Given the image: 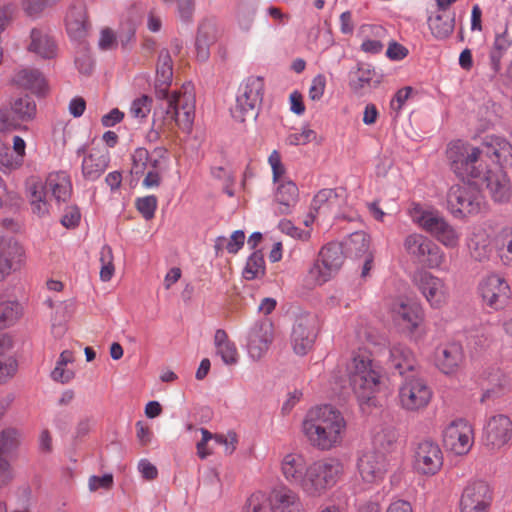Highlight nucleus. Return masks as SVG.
<instances>
[{
	"mask_svg": "<svg viewBox=\"0 0 512 512\" xmlns=\"http://www.w3.org/2000/svg\"><path fill=\"white\" fill-rule=\"evenodd\" d=\"M447 158L452 171L461 179H484L486 188L496 203H508L512 197V186L501 167L494 170L484 165L485 152L461 140L449 143Z\"/></svg>",
	"mask_w": 512,
	"mask_h": 512,
	"instance_id": "obj_1",
	"label": "nucleus"
},
{
	"mask_svg": "<svg viewBox=\"0 0 512 512\" xmlns=\"http://www.w3.org/2000/svg\"><path fill=\"white\" fill-rule=\"evenodd\" d=\"M346 426V421L338 409L330 404H323L307 411L301 431L313 448L326 452L341 446Z\"/></svg>",
	"mask_w": 512,
	"mask_h": 512,
	"instance_id": "obj_2",
	"label": "nucleus"
},
{
	"mask_svg": "<svg viewBox=\"0 0 512 512\" xmlns=\"http://www.w3.org/2000/svg\"><path fill=\"white\" fill-rule=\"evenodd\" d=\"M349 384L359 403H369L380 385V371L367 354H356L346 366Z\"/></svg>",
	"mask_w": 512,
	"mask_h": 512,
	"instance_id": "obj_3",
	"label": "nucleus"
},
{
	"mask_svg": "<svg viewBox=\"0 0 512 512\" xmlns=\"http://www.w3.org/2000/svg\"><path fill=\"white\" fill-rule=\"evenodd\" d=\"M343 474V463L337 458L327 457L311 462L304 494L312 498L325 495L337 485Z\"/></svg>",
	"mask_w": 512,
	"mask_h": 512,
	"instance_id": "obj_4",
	"label": "nucleus"
},
{
	"mask_svg": "<svg viewBox=\"0 0 512 512\" xmlns=\"http://www.w3.org/2000/svg\"><path fill=\"white\" fill-rule=\"evenodd\" d=\"M468 181L451 186L447 194V208L455 218L477 215L486 210V201L481 190Z\"/></svg>",
	"mask_w": 512,
	"mask_h": 512,
	"instance_id": "obj_5",
	"label": "nucleus"
},
{
	"mask_svg": "<svg viewBox=\"0 0 512 512\" xmlns=\"http://www.w3.org/2000/svg\"><path fill=\"white\" fill-rule=\"evenodd\" d=\"M37 105L34 99L25 94L13 97L0 109V132L14 130L35 119Z\"/></svg>",
	"mask_w": 512,
	"mask_h": 512,
	"instance_id": "obj_6",
	"label": "nucleus"
},
{
	"mask_svg": "<svg viewBox=\"0 0 512 512\" xmlns=\"http://www.w3.org/2000/svg\"><path fill=\"white\" fill-rule=\"evenodd\" d=\"M343 261L342 247L337 243H329L319 251L316 260L308 270V277L314 284L322 285L337 274Z\"/></svg>",
	"mask_w": 512,
	"mask_h": 512,
	"instance_id": "obj_7",
	"label": "nucleus"
},
{
	"mask_svg": "<svg viewBox=\"0 0 512 512\" xmlns=\"http://www.w3.org/2000/svg\"><path fill=\"white\" fill-rule=\"evenodd\" d=\"M444 455L440 445L430 439L416 442L412 448V467L422 476H434L442 468Z\"/></svg>",
	"mask_w": 512,
	"mask_h": 512,
	"instance_id": "obj_8",
	"label": "nucleus"
},
{
	"mask_svg": "<svg viewBox=\"0 0 512 512\" xmlns=\"http://www.w3.org/2000/svg\"><path fill=\"white\" fill-rule=\"evenodd\" d=\"M432 398L426 381L416 375L404 377L398 391L399 405L406 411L415 412L425 408Z\"/></svg>",
	"mask_w": 512,
	"mask_h": 512,
	"instance_id": "obj_9",
	"label": "nucleus"
},
{
	"mask_svg": "<svg viewBox=\"0 0 512 512\" xmlns=\"http://www.w3.org/2000/svg\"><path fill=\"white\" fill-rule=\"evenodd\" d=\"M404 248L412 258L428 268H438L444 261L439 246L422 234L408 235L404 240Z\"/></svg>",
	"mask_w": 512,
	"mask_h": 512,
	"instance_id": "obj_10",
	"label": "nucleus"
},
{
	"mask_svg": "<svg viewBox=\"0 0 512 512\" xmlns=\"http://www.w3.org/2000/svg\"><path fill=\"white\" fill-rule=\"evenodd\" d=\"M512 440V420L506 414L487 417L482 428V442L492 451H499Z\"/></svg>",
	"mask_w": 512,
	"mask_h": 512,
	"instance_id": "obj_11",
	"label": "nucleus"
},
{
	"mask_svg": "<svg viewBox=\"0 0 512 512\" xmlns=\"http://www.w3.org/2000/svg\"><path fill=\"white\" fill-rule=\"evenodd\" d=\"M478 292L487 306L499 310L508 303L511 288L503 275L492 272L480 280Z\"/></svg>",
	"mask_w": 512,
	"mask_h": 512,
	"instance_id": "obj_12",
	"label": "nucleus"
},
{
	"mask_svg": "<svg viewBox=\"0 0 512 512\" xmlns=\"http://www.w3.org/2000/svg\"><path fill=\"white\" fill-rule=\"evenodd\" d=\"M493 502V491L483 480L469 482L460 499V512H489Z\"/></svg>",
	"mask_w": 512,
	"mask_h": 512,
	"instance_id": "obj_13",
	"label": "nucleus"
},
{
	"mask_svg": "<svg viewBox=\"0 0 512 512\" xmlns=\"http://www.w3.org/2000/svg\"><path fill=\"white\" fill-rule=\"evenodd\" d=\"M163 100L166 101L165 121L168 123L175 122L182 130L189 131L195 116L193 97L173 93Z\"/></svg>",
	"mask_w": 512,
	"mask_h": 512,
	"instance_id": "obj_14",
	"label": "nucleus"
},
{
	"mask_svg": "<svg viewBox=\"0 0 512 512\" xmlns=\"http://www.w3.org/2000/svg\"><path fill=\"white\" fill-rule=\"evenodd\" d=\"M394 324L404 332L414 333L424 320L422 306L412 300H397L390 307Z\"/></svg>",
	"mask_w": 512,
	"mask_h": 512,
	"instance_id": "obj_15",
	"label": "nucleus"
},
{
	"mask_svg": "<svg viewBox=\"0 0 512 512\" xmlns=\"http://www.w3.org/2000/svg\"><path fill=\"white\" fill-rule=\"evenodd\" d=\"M443 442L454 454H467L474 444L472 425L464 419L452 421L443 432Z\"/></svg>",
	"mask_w": 512,
	"mask_h": 512,
	"instance_id": "obj_16",
	"label": "nucleus"
},
{
	"mask_svg": "<svg viewBox=\"0 0 512 512\" xmlns=\"http://www.w3.org/2000/svg\"><path fill=\"white\" fill-rule=\"evenodd\" d=\"M413 281L432 308H441L449 298L445 282L427 271L415 273Z\"/></svg>",
	"mask_w": 512,
	"mask_h": 512,
	"instance_id": "obj_17",
	"label": "nucleus"
},
{
	"mask_svg": "<svg viewBox=\"0 0 512 512\" xmlns=\"http://www.w3.org/2000/svg\"><path fill=\"white\" fill-rule=\"evenodd\" d=\"M310 463L300 452L285 454L280 462V470L284 479L303 493L307 484Z\"/></svg>",
	"mask_w": 512,
	"mask_h": 512,
	"instance_id": "obj_18",
	"label": "nucleus"
},
{
	"mask_svg": "<svg viewBox=\"0 0 512 512\" xmlns=\"http://www.w3.org/2000/svg\"><path fill=\"white\" fill-rule=\"evenodd\" d=\"M388 465L385 454L375 450L363 452L357 461L359 475L368 484L381 482L388 472Z\"/></svg>",
	"mask_w": 512,
	"mask_h": 512,
	"instance_id": "obj_19",
	"label": "nucleus"
},
{
	"mask_svg": "<svg viewBox=\"0 0 512 512\" xmlns=\"http://www.w3.org/2000/svg\"><path fill=\"white\" fill-rule=\"evenodd\" d=\"M273 341V324L265 319L256 321L247 334V350L250 358L259 360Z\"/></svg>",
	"mask_w": 512,
	"mask_h": 512,
	"instance_id": "obj_20",
	"label": "nucleus"
},
{
	"mask_svg": "<svg viewBox=\"0 0 512 512\" xmlns=\"http://www.w3.org/2000/svg\"><path fill=\"white\" fill-rule=\"evenodd\" d=\"M317 337V323L312 316L299 317L292 328L291 345L298 355H306Z\"/></svg>",
	"mask_w": 512,
	"mask_h": 512,
	"instance_id": "obj_21",
	"label": "nucleus"
},
{
	"mask_svg": "<svg viewBox=\"0 0 512 512\" xmlns=\"http://www.w3.org/2000/svg\"><path fill=\"white\" fill-rule=\"evenodd\" d=\"M263 95L264 79L260 76H250L239 87L236 107L245 115L262 103Z\"/></svg>",
	"mask_w": 512,
	"mask_h": 512,
	"instance_id": "obj_22",
	"label": "nucleus"
},
{
	"mask_svg": "<svg viewBox=\"0 0 512 512\" xmlns=\"http://www.w3.org/2000/svg\"><path fill=\"white\" fill-rule=\"evenodd\" d=\"M25 261V248L18 241L10 238L0 243V282L12 272L20 270Z\"/></svg>",
	"mask_w": 512,
	"mask_h": 512,
	"instance_id": "obj_23",
	"label": "nucleus"
},
{
	"mask_svg": "<svg viewBox=\"0 0 512 512\" xmlns=\"http://www.w3.org/2000/svg\"><path fill=\"white\" fill-rule=\"evenodd\" d=\"M481 149L485 156L499 165L512 166V132L509 139L501 135L489 134L482 139Z\"/></svg>",
	"mask_w": 512,
	"mask_h": 512,
	"instance_id": "obj_24",
	"label": "nucleus"
},
{
	"mask_svg": "<svg viewBox=\"0 0 512 512\" xmlns=\"http://www.w3.org/2000/svg\"><path fill=\"white\" fill-rule=\"evenodd\" d=\"M11 83L37 96L44 95L48 87L43 74L38 69L29 67H21L15 70L11 77Z\"/></svg>",
	"mask_w": 512,
	"mask_h": 512,
	"instance_id": "obj_25",
	"label": "nucleus"
},
{
	"mask_svg": "<svg viewBox=\"0 0 512 512\" xmlns=\"http://www.w3.org/2000/svg\"><path fill=\"white\" fill-rule=\"evenodd\" d=\"M464 360L463 347L458 342L446 344L436 355V365L446 375L456 374L462 367Z\"/></svg>",
	"mask_w": 512,
	"mask_h": 512,
	"instance_id": "obj_26",
	"label": "nucleus"
},
{
	"mask_svg": "<svg viewBox=\"0 0 512 512\" xmlns=\"http://www.w3.org/2000/svg\"><path fill=\"white\" fill-rule=\"evenodd\" d=\"M110 154L104 148H92L87 155L83 157L81 170L86 180H97L108 168Z\"/></svg>",
	"mask_w": 512,
	"mask_h": 512,
	"instance_id": "obj_27",
	"label": "nucleus"
},
{
	"mask_svg": "<svg viewBox=\"0 0 512 512\" xmlns=\"http://www.w3.org/2000/svg\"><path fill=\"white\" fill-rule=\"evenodd\" d=\"M173 78V61L170 52L162 49L156 65L155 92L158 99L168 98Z\"/></svg>",
	"mask_w": 512,
	"mask_h": 512,
	"instance_id": "obj_28",
	"label": "nucleus"
},
{
	"mask_svg": "<svg viewBox=\"0 0 512 512\" xmlns=\"http://www.w3.org/2000/svg\"><path fill=\"white\" fill-rule=\"evenodd\" d=\"M65 26L69 37L73 41L81 42L88 33L86 8L82 3L69 7L65 16Z\"/></svg>",
	"mask_w": 512,
	"mask_h": 512,
	"instance_id": "obj_29",
	"label": "nucleus"
},
{
	"mask_svg": "<svg viewBox=\"0 0 512 512\" xmlns=\"http://www.w3.org/2000/svg\"><path fill=\"white\" fill-rule=\"evenodd\" d=\"M270 503L272 512H305L298 493L286 486L272 492Z\"/></svg>",
	"mask_w": 512,
	"mask_h": 512,
	"instance_id": "obj_30",
	"label": "nucleus"
},
{
	"mask_svg": "<svg viewBox=\"0 0 512 512\" xmlns=\"http://www.w3.org/2000/svg\"><path fill=\"white\" fill-rule=\"evenodd\" d=\"M274 199L279 204L280 214H289L296 205L299 196L297 185L287 177H282L280 181L274 182Z\"/></svg>",
	"mask_w": 512,
	"mask_h": 512,
	"instance_id": "obj_31",
	"label": "nucleus"
},
{
	"mask_svg": "<svg viewBox=\"0 0 512 512\" xmlns=\"http://www.w3.org/2000/svg\"><path fill=\"white\" fill-rule=\"evenodd\" d=\"M12 349V338L7 334H0V384L6 383L17 373L18 362Z\"/></svg>",
	"mask_w": 512,
	"mask_h": 512,
	"instance_id": "obj_32",
	"label": "nucleus"
},
{
	"mask_svg": "<svg viewBox=\"0 0 512 512\" xmlns=\"http://www.w3.org/2000/svg\"><path fill=\"white\" fill-rule=\"evenodd\" d=\"M48 193L58 202H67L72 193L70 176L64 171L50 173L43 184Z\"/></svg>",
	"mask_w": 512,
	"mask_h": 512,
	"instance_id": "obj_33",
	"label": "nucleus"
},
{
	"mask_svg": "<svg viewBox=\"0 0 512 512\" xmlns=\"http://www.w3.org/2000/svg\"><path fill=\"white\" fill-rule=\"evenodd\" d=\"M471 257L479 262L488 260L493 251L490 235L484 229H475L468 240Z\"/></svg>",
	"mask_w": 512,
	"mask_h": 512,
	"instance_id": "obj_34",
	"label": "nucleus"
},
{
	"mask_svg": "<svg viewBox=\"0 0 512 512\" xmlns=\"http://www.w3.org/2000/svg\"><path fill=\"white\" fill-rule=\"evenodd\" d=\"M31 42L28 46L33 52L43 59H52L57 54L55 41L42 29L33 28L30 33Z\"/></svg>",
	"mask_w": 512,
	"mask_h": 512,
	"instance_id": "obj_35",
	"label": "nucleus"
},
{
	"mask_svg": "<svg viewBox=\"0 0 512 512\" xmlns=\"http://www.w3.org/2000/svg\"><path fill=\"white\" fill-rule=\"evenodd\" d=\"M389 363L399 374L403 375L405 371L413 369V354L405 345L395 344L389 350Z\"/></svg>",
	"mask_w": 512,
	"mask_h": 512,
	"instance_id": "obj_36",
	"label": "nucleus"
},
{
	"mask_svg": "<svg viewBox=\"0 0 512 512\" xmlns=\"http://www.w3.org/2000/svg\"><path fill=\"white\" fill-rule=\"evenodd\" d=\"M214 343L217 354L226 365H233L238 361V351L235 344L228 339L223 329H218L214 335Z\"/></svg>",
	"mask_w": 512,
	"mask_h": 512,
	"instance_id": "obj_37",
	"label": "nucleus"
},
{
	"mask_svg": "<svg viewBox=\"0 0 512 512\" xmlns=\"http://www.w3.org/2000/svg\"><path fill=\"white\" fill-rule=\"evenodd\" d=\"M494 247L503 265L512 268V227H504L497 233Z\"/></svg>",
	"mask_w": 512,
	"mask_h": 512,
	"instance_id": "obj_38",
	"label": "nucleus"
},
{
	"mask_svg": "<svg viewBox=\"0 0 512 512\" xmlns=\"http://www.w3.org/2000/svg\"><path fill=\"white\" fill-rule=\"evenodd\" d=\"M29 201L34 214L39 217H44L49 214V203L47 201V190L45 186L40 183H32L28 189Z\"/></svg>",
	"mask_w": 512,
	"mask_h": 512,
	"instance_id": "obj_39",
	"label": "nucleus"
},
{
	"mask_svg": "<svg viewBox=\"0 0 512 512\" xmlns=\"http://www.w3.org/2000/svg\"><path fill=\"white\" fill-rule=\"evenodd\" d=\"M398 438L396 430L392 427H382L372 435V444L376 452L390 451Z\"/></svg>",
	"mask_w": 512,
	"mask_h": 512,
	"instance_id": "obj_40",
	"label": "nucleus"
},
{
	"mask_svg": "<svg viewBox=\"0 0 512 512\" xmlns=\"http://www.w3.org/2000/svg\"><path fill=\"white\" fill-rule=\"evenodd\" d=\"M22 441L19 429L6 427L0 432V456L12 455L17 451Z\"/></svg>",
	"mask_w": 512,
	"mask_h": 512,
	"instance_id": "obj_41",
	"label": "nucleus"
},
{
	"mask_svg": "<svg viewBox=\"0 0 512 512\" xmlns=\"http://www.w3.org/2000/svg\"><path fill=\"white\" fill-rule=\"evenodd\" d=\"M346 249L355 257L366 256L369 254L370 236L364 231L352 233L346 240Z\"/></svg>",
	"mask_w": 512,
	"mask_h": 512,
	"instance_id": "obj_42",
	"label": "nucleus"
},
{
	"mask_svg": "<svg viewBox=\"0 0 512 512\" xmlns=\"http://www.w3.org/2000/svg\"><path fill=\"white\" fill-rule=\"evenodd\" d=\"M242 274L246 280H254L265 275V260L260 250H255L247 258Z\"/></svg>",
	"mask_w": 512,
	"mask_h": 512,
	"instance_id": "obj_43",
	"label": "nucleus"
},
{
	"mask_svg": "<svg viewBox=\"0 0 512 512\" xmlns=\"http://www.w3.org/2000/svg\"><path fill=\"white\" fill-rule=\"evenodd\" d=\"M429 28L437 39L447 38L454 29V17L436 15L428 20Z\"/></svg>",
	"mask_w": 512,
	"mask_h": 512,
	"instance_id": "obj_44",
	"label": "nucleus"
},
{
	"mask_svg": "<svg viewBox=\"0 0 512 512\" xmlns=\"http://www.w3.org/2000/svg\"><path fill=\"white\" fill-rule=\"evenodd\" d=\"M21 314V306L16 301L0 302V329L12 325Z\"/></svg>",
	"mask_w": 512,
	"mask_h": 512,
	"instance_id": "obj_45",
	"label": "nucleus"
},
{
	"mask_svg": "<svg viewBox=\"0 0 512 512\" xmlns=\"http://www.w3.org/2000/svg\"><path fill=\"white\" fill-rule=\"evenodd\" d=\"M418 225L431 235H435L446 222L443 217L431 211H424L416 218Z\"/></svg>",
	"mask_w": 512,
	"mask_h": 512,
	"instance_id": "obj_46",
	"label": "nucleus"
},
{
	"mask_svg": "<svg viewBox=\"0 0 512 512\" xmlns=\"http://www.w3.org/2000/svg\"><path fill=\"white\" fill-rule=\"evenodd\" d=\"M148 161V150L146 148H137L132 154L131 173L136 177L144 175L149 170Z\"/></svg>",
	"mask_w": 512,
	"mask_h": 512,
	"instance_id": "obj_47",
	"label": "nucleus"
},
{
	"mask_svg": "<svg viewBox=\"0 0 512 512\" xmlns=\"http://www.w3.org/2000/svg\"><path fill=\"white\" fill-rule=\"evenodd\" d=\"M152 100L146 95L136 98L130 106V114L133 118L142 121L151 111Z\"/></svg>",
	"mask_w": 512,
	"mask_h": 512,
	"instance_id": "obj_48",
	"label": "nucleus"
},
{
	"mask_svg": "<svg viewBox=\"0 0 512 512\" xmlns=\"http://www.w3.org/2000/svg\"><path fill=\"white\" fill-rule=\"evenodd\" d=\"M374 71L369 67H360L355 76L350 80V88L358 93L366 86L370 85L373 79Z\"/></svg>",
	"mask_w": 512,
	"mask_h": 512,
	"instance_id": "obj_49",
	"label": "nucleus"
},
{
	"mask_svg": "<svg viewBox=\"0 0 512 512\" xmlns=\"http://www.w3.org/2000/svg\"><path fill=\"white\" fill-rule=\"evenodd\" d=\"M434 237L443 245L450 248L456 247L459 243V234L447 222L444 223V227H441V229L437 231Z\"/></svg>",
	"mask_w": 512,
	"mask_h": 512,
	"instance_id": "obj_50",
	"label": "nucleus"
},
{
	"mask_svg": "<svg viewBox=\"0 0 512 512\" xmlns=\"http://www.w3.org/2000/svg\"><path fill=\"white\" fill-rule=\"evenodd\" d=\"M176 12L182 23L191 24L195 12V0H176Z\"/></svg>",
	"mask_w": 512,
	"mask_h": 512,
	"instance_id": "obj_51",
	"label": "nucleus"
},
{
	"mask_svg": "<svg viewBox=\"0 0 512 512\" xmlns=\"http://www.w3.org/2000/svg\"><path fill=\"white\" fill-rule=\"evenodd\" d=\"M60 0H22V8L29 16H38L42 11Z\"/></svg>",
	"mask_w": 512,
	"mask_h": 512,
	"instance_id": "obj_52",
	"label": "nucleus"
},
{
	"mask_svg": "<svg viewBox=\"0 0 512 512\" xmlns=\"http://www.w3.org/2000/svg\"><path fill=\"white\" fill-rule=\"evenodd\" d=\"M136 207L142 216L149 220L154 217L157 208V198L153 195L138 198Z\"/></svg>",
	"mask_w": 512,
	"mask_h": 512,
	"instance_id": "obj_53",
	"label": "nucleus"
},
{
	"mask_svg": "<svg viewBox=\"0 0 512 512\" xmlns=\"http://www.w3.org/2000/svg\"><path fill=\"white\" fill-rule=\"evenodd\" d=\"M242 512H269L264 494L254 493L246 501Z\"/></svg>",
	"mask_w": 512,
	"mask_h": 512,
	"instance_id": "obj_54",
	"label": "nucleus"
},
{
	"mask_svg": "<svg viewBox=\"0 0 512 512\" xmlns=\"http://www.w3.org/2000/svg\"><path fill=\"white\" fill-rule=\"evenodd\" d=\"M149 170L162 171L167 161V150L163 147H157L152 152L148 151Z\"/></svg>",
	"mask_w": 512,
	"mask_h": 512,
	"instance_id": "obj_55",
	"label": "nucleus"
},
{
	"mask_svg": "<svg viewBox=\"0 0 512 512\" xmlns=\"http://www.w3.org/2000/svg\"><path fill=\"white\" fill-rule=\"evenodd\" d=\"M201 434H202L201 442L208 443L211 439L214 438L218 444L225 445L226 453L231 454L235 450V445H234L236 442L235 435L231 436V439L229 440L224 435L213 436L212 433L209 432L205 428H201Z\"/></svg>",
	"mask_w": 512,
	"mask_h": 512,
	"instance_id": "obj_56",
	"label": "nucleus"
},
{
	"mask_svg": "<svg viewBox=\"0 0 512 512\" xmlns=\"http://www.w3.org/2000/svg\"><path fill=\"white\" fill-rule=\"evenodd\" d=\"M413 89L409 86L399 89L390 101V108L395 113V117L399 115L406 101L412 94Z\"/></svg>",
	"mask_w": 512,
	"mask_h": 512,
	"instance_id": "obj_57",
	"label": "nucleus"
},
{
	"mask_svg": "<svg viewBox=\"0 0 512 512\" xmlns=\"http://www.w3.org/2000/svg\"><path fill=\"white\" fill-rule=\"evenodd\" d=\"M75 65L80 73L90 74L93 70V61L85 45L81 47L75 58Z\"/></svg>",
	"mask_w": 512,
	"mask_h": 512,
	"instance_id": "obj_58",
	"label": "nucleus"
},
{
	"mask_svg": "<svg viewBox=\"0 0 512 512\" xmlns=\"http://www.w3.org/2000/svg\"><path fill=\"white\" fill-rule=\"evenodd\" d=\"M315 138V132L304 127L301 132L290 133L286 138V143L293 146L305 145Z\"/></svg>",
	"mask_w": 512,
	"mask_h": 512,
	"instance_id": "obj_59",
	"label": "nucleus"
},
{
	"mask_svg": "<svg viewBox=\"0 0 512 512\" xmlns=\"http://www.w3.org/2000/svg\"><path fill=\"white\" fill-rule=\"evenodd\" d=\"M22 164V158L13 155L9 146L8 151L3 152L0 157V169L5 173L20 168Z\"/></svg>",
	"mask_w": 512,
	"mask_h": 512,
	"instance_id": "obj_60",
	"label": "nucleus"
},
{
	"mask_svg": "<svg viewBox=\"0 0 512 512\" xmlns=\"http://www.w3.org/2000/svg\"><path fill=\"white\" fill-rule=\"evenodd\" d=\"M279 229L295 239L307 240L310 237L309 231L296 227L290 220H281L279 222Z\"/></svg>",
	"mask_w": 512,
	"mask_h": 512,
	"instance_id": "obj_61",
	"label": "nucleus"
},
{
	"mask_svg": "<svg viewBox=\"0 0 512 512\" xmlns=\"http://www.w3.org/2000/svg\"><path fill=\"white\" fill-rule=\"evenodd\" d=\"M326 88V77L323 74L316 75L311 82L309 88V97L313 101H318L322 98Z\"/></svg>",
	"mask_w": 512,
	"mask_h": 512,
	"instance_id": "obj_62",
	"label": "nucleus"
},
{
	"mask_svg": "<svg viewBox=\"0 0 512 512\" xmlns=\"http://www.w3.org/2000/svg\"><path fill=\"white\" fill-rule=\"evenodd\" d=\"M245 242V233L243 230H236L230 238H226V251L230 254H236L243 247Z\"/></svg>",
	"mask_w": 512,
	"mask_h": 512,
	"instance_id": "obj_63",
	"label": "nucleus"
},
{
	"mask_svg": "<svg viewBox=\"0 0 512 512\" xmlns=\"http://www.w3.org/2000/svg\"><path fill=\"white\" fill-rule=\"evenodd\" d=\"M335 198L336 193L333 189H322L314 196L311 207L313 210L318 211Z\"/></svg>",
	"mask_w": 512,
	"mask_h": 512,
	"instance_id": "obj_64",
	"label": "nucleus"
}]
</instances>
